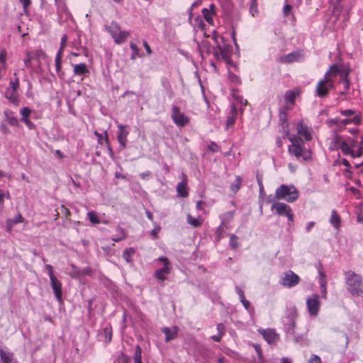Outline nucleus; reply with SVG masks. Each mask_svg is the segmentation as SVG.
Segmentation results:
<instances>
[{
  "instance_id": "f257e3e1",
  "label": "nucleus",
  "mask_w": 363,
  "mask_h": 363,
  "mask_svg": "<svg viewBox=\"0 0 363 363\" xmlns=\"http://www.w3.org/2000/svg\"><path fill=\"white\" fill-rule=\"evenodd\" d=\"M289 108L284 105L279 109V132L283 133L282 138H288L291 145L288 147V151L296 157H301L303 161L311 160V152L304 147V143L301 138L290 134L289 123L288 122V111Z\"/></svg>"
},
{
  "instance_id": "f03ea898",
  "label": "nucleus",
  "mask_w": 363,
  "mask_h": 363,
  "mask_svg": "<svg viewBox=\"0 0 363 363\" xmlns=\"http://www.w3.org/2000/svg\"><path fill=\"white\" fill-rule=\"evenodd\" d=\"M347 291L355 296H363V281L360 275L354 272L349 271L346 274Z\"/></svg>"
},
{
  "instance_id": "7ed1b4c3",
  "label": "nucleus",
  "mask_w": 363,
  "mask_h": 363,
  "mask_svg": "<svg viewBox=\"0 0 363 363\" xmlns=\"http://www.w3.org/2000/svg\"><path fill=\"white\" fill-rule=\"evenodd\" d=\"M275 198L277 200L284 199L287 202L292 203L298 198V191L294 185L281 184L276 189Z\"/></svg>"
},
{
  "instance_id": "20e7f679",
  "label": "nucleus",
  "mask_w": 363,
  "mask_h": 363,
  "mask_svg": "<svg viewBox=\"0 0 363 363\" xmlns=\"http://www.w3.org/2000/svg\"><path fill=\"white\" fill-rule=\"evenodd\" d=\"M298 318V311L295 306L287 309L285 320H284V330L287 334L295 335L296 321Z\"/></svg>"
},
{
  "instance_id": "39448f33",
  "label": "nucleus",
  "mask_w": 363,
  "mask_h": 363,
  "mask_svg": "<svg viewBox=\"0 0 363 363\" xmlns=\"http://www.w3.org/2000/svg\"><path fill=\"white\" fill-rule=\"evenodd\" d=\"M158 260L163 263V267L155 272L154 277L161 281H164L167 279L166 274H169L171 271V264L166 257H160Z\"/></svg>"
},
{
  "instance_id": "423d86ee",
  "label": "nucleus",
  "mask_w": 363,
  "mask_h": 363,
  "mask_svg": "<svg viewBox=\"0 0 363 363\" xmlns=\"http://www.w3.org/2000/svg\"><path fill=\"white\" fill-rule=\"evenodd\" d=\"M301 281V278L291 270H288L284 273L279 283L285 287L291 288L296 286Z\"/></svg>"
},
{
  "instance_id": "0eeeda50",
  "label": "nucleus",
  "mask_w": 363,
  "mask_h": 363,
  "mask_svg": "<svg viewBox=\"0 0 363 363\" xmlns=\"http://www.w3.org/2000/svg\"><path fill=\"white\" fill-rule=\"evenodd\" d=\"M171 116L174 123L178 126L184 127L189 123V117L182 113L177 106H172Z\"/></svg>"
},
{
  "instance_id": "6e6552de",
  "label": "nucleus",
  "mask_w": 363,
  "mask_h": 363,
  "mask_svg": "<svg viewBox=\"0 0 363 363\" xmlns=\"http://www.w3.org/2000/svg\"><path fill=\"white\" fill-rule=\"evenodd\" d=\"M303 58V50L302 49H298L289 54L280 56L278 61L280 63L290 64L295 62H298Z\"/></svg>"
},
{
  "instance_id": "1a4fd4ad",
  "label": "nucleus",
  "mask_w": 363,
  "mask_h": 363,
  "mask_svg": "<svg viewBox=\"0 0 363 363\" xmlns=\"http://www.w3.org/2000/svg\"><path fill=\"white\" fill-rule=\"evenodd\" d=\"M306 306L308 313L311 316H316L320 308L319 296L317 294H313L311 297L308 298L306 300Z\"/></svg>"
},
{
  "instance_id": "9d476101",
  "label": "nucleus",
  "mask_w": 363,
  "mask_h": 363,
  "mask_svg": "<svg viewBox=\"0 0 363 363\" xmlns=\"http://www.w3.org/2000/svg\"><path fill=\"white\" fill-rule=\"evenodd\" d=\"M50 286L57 301L60 303H63L62 284V282L56 277L50 278Z\"/></svg>"
},
{
  "instance_id": "9b49d317",
  "label": "nucleus",
  "mask_w": 363,
  "mask_h": 363,
  "mask_svg": "<svg viewBox=\"0 0 363 363\" xmlns=\"http://www.w3.org/2000/svg\"><path fill=\"white\" fill-rule=\"evenodd\" d=\"M126 125L119 124L118 125V130L117 132L116 139L120 145V148L123 150L126 147L128 136L129 131L125 130Z\"/></svg>"
},
{
  "instance_id": "f8f14e48",
  "label": "nucleus",
  "mask_w": 363,
  "mask_h": 363,
  "mask_svg": "<svg viewBox=\"0 0 363 363\" xmlns=\"http://www.w3.org/2000/svg\"><path fill=\"white\" fill-rule=\"evenodd\" d=\"M363 147L361 146L357 147V151H354L351 147L343 143L342 152L344 155H350L352 157H359L362 155Z\"/></svg>"
},
{
  "instance_id": "ddd939ff",
  "label": "nucleus",
  "mask_w": 363,
  "mask_h": 363,
  "mask_svg": "<svg viewBox=\"0 0 363 363\" xmlns=\"http://www.w3.org/2000/svg\"><path fill=\"white\" fill-rule=\"evenodd\" d=\"M161 330L165 335L164 340L167 342L177 337L179 327L176 325L172 328L164 327L161 329Z\"/></svg>"
},
{
  "instance_id": "4468645a",
  "label": "nucleus",
  "mask_w": 363,
  "mask_h": 363,
  "mask_svg": "<svg viewBox=\"0 0 363 363\" xmlns=\"http://www.w3.org/2000/svg\"><path fill=\"white\" fill-rule=\"evenodd\" d=\"M73 72L74 75L82 77V79L85 77H88L90 71L85 63H79L73 65Z\"/></svg>"
},
{
  "instance_id": "2eb2a0df",
  "label": "nucleus",
  "mask_w": 363,
  "mask_h": 363,
  "mask_svg": "<svg viewBox=\"0 0 363 363\" xmlns=\"http://www.w3.org/2000/svg\"><path fill=\"white\" fill-rule=\"evenodd\" d=\"M271 208L272 210L275 209L278 215L284 216L292 210L289 205L281 202H274Z\"/></svg>"
},
{
  "instance_id": "dca6fc26",
  "label": "nucleus",
  "mask_w": 363,
  "mask_h": 363,
  "mask_svg": "<svg viewBox=\"0 0 363 363\" xmlns=\"http://www.w3.org/2000/svg\"><path fill=\"white\" fill-rule=\"evenodd\" d=\"M31 112V110L28 107H23L21 110V114L22 116L21 121L23 122L30 130H35V125L28 119V116Z\"/></svg>"
},
{
  "instance_id": "f3484780",
  "label": "nucleus",
  "mask_w": 363,
  "mask_h": 363,
  "mask_svg": "<svg viewBox=\"0 0 363 363\" xmlns=\"http://www.w3.org/2000/svg\"><path fill=\"white\" fill-rule=\"evenodd\" d=\"M296 130L298 135L303 136L306 140L308 141L312 139L311 134L308 130V126L302 121H299L297 123Z\"/></svg>"
},
{
  "instance_id": "a211bd4d",
  "label": "nucleus",
  "mask_w": 363,
  "mask_h": 363,
  "mask_svg": "<svg viewBox=\"0 0 363 363\" xmlns=\"http://www.w3.org/2000/svg\"><path fill=\"white\" fill-rule=\"evenodd\" d=\"M238 116V109L234 104L231 105L230 111L227 116L225 121V128L228 129L229 127L233 126L235 124L236 118Z\"/></svg>"
},
{
  "instance_id": "6ab92c4d",
  "label": "nucleus",
  "mask_w": 363,
  "mask_h": 363,
  "mask_svg": "<svg viewBox=\"0 0 363 363\" xmlns=\"http://www.w3.org/2000/svg\"><path fill=\"white\" fill-rule=\"evenodd\" d=\"M29 55L32 57V60L36 63V66L38 67H40V60L47 58V55L42 49L36 50L34 52L29 51Z\"/></svg>"
},
{
  "instance_id": "aec40b11",
  "label": "nucleus",
  "mask_w": 363,
  "mask_h": 363,
  "mask_svg": "<svg viewBox=\"0 0 363 363\" xmlns=\"http://www.w3.org/2000/svg\"><path fill=\"white\" fill-rule=\"evenodd\" d=\"M260 333L268 343L274 342L278 336L274 329L262 330Z\"/></svg>"
},
{
  "instance_id": "412c9836",
  "label": "nucleus",
  "mask_w": 363,
  "mask_h": 363,
  "mask_svg": "<svg viewBox=\"0 0 363 363\" xmlns=\"http://www.w3.org/2000/svg\"><path fill=\"white\" fill-rule=\"evenodd\" d=\"M350 72H345L343 74L342 77H340L338 83L342 84L344 85V89L340 92L341 95H346L347 91L350 89V82L349 80L348 76Z\"/></svg>"
},
{
  "instance_id": "4be33fe9",
  "label": "nucleus",
  "mask_w": 363,
  "mask_h": 363,
  "mask_svg": "<svg viewBox=\"0 0 363 363\" xmlns=\"http://www.w3.org/2000/svg\"><path fill=\"white\" fill-rule=\"evenodd\" d=\"M5 119L12 126L18 127L19 125L17 118L14 116V113L9 109L4 111V112Z\"/></svg>"
},
{
  "instance_id": "5701e85b",
  "label": "nucleus",
  "mask_w": 363,
  "mask_h": 363,
  "mask_svg": "<svg viewBox=\"0 0 363 363\" xmlns=\"http://www.w3.org/2000/svg\"><path fill=\"white\" fill-rule=\"evenodd\" d=\"M327 87L325 82L319 81L315 89L317 96L320 98L327 96L329 93Z\"/></svg>"
},
{
  "instance_id": "b1692460",
  "label": "nucleus",
  "mask_w": 363,
  "mask_h": 363,
  "mask_svg": "<svg viewBox=\"0 0 363 363\" xmlns=\"http://www.w3.org/2000/svg\"><path fill=\"white\" fill-rule=\"evenodd\" d=\"M330 223L336 230H339L341 225V218L335 210H333L330 218Z\"/></svg>"
},
{
  "instance_id": "393cba45",
  "label": "nucleus",
  "mask_w": 363,
  "mask_h": 363,
  "mask_svg": "<svg viewBox=\"0 0 363 363\" xmlns=\"http://www.w3.org/2000/svg\"><path fill=\"white\" fill-rule=\"evenodd\" d=\"M177 192L178 196L183 198H186L189 196L187 183L186 181H182L177 185Z\"/></svg>"
},
{
  "instance_id": "a878e982",
  "label": "nucleus",
  "mask_w": 363,
  "mask_h": 363,
  "mask_svg": "<svg viewBox=\"0 0 363 363\" xmlns=\"http://www.w3.org/2000/svg\"><path fill=\"white\" fill-rule=\"evenodd\" d=\"M299 94V91L296 90H288L286 91L284 95V100L286 104L289 103L293 105L295 103L296 96Z\"/></svg>"
},
{
  "instance_id": "bb28decb",
  "label": "nucleus",
  "mask_w": 363,
  "mask_h": 363,
  "mask_svg": "<svg viewBox=\"0 0 363 363\" xmlns=\"http://www.w3.org/2000/svg\"><path fill=\"white\" fill-rule=\"evenodd\" d=\"M329 70H330L331 74H333V77H335V76L338 74V75H340V77H343V74L345 72H351L350 68L342 69V68H340L339 67V65H337V64L332 65L330 67Z\"/></svg>"
},
{
  "instance_id": "cd10ccee",
  "label": "nucleus",
  "mask_w": 363,
  "mask_h": 363,
  "mask_svg": "<svg viewBox=\"0 0 363 363\" xmlns=\"http://www.w3.org/2000/svg\"><path fill=\"white\" fill-rule=\"evenodd\" d=\"M129 35V31L120 30L119 32L116 33L115 37H113V39L116 44L120 45L124 43Z\"/></svg>"
},
{
  "instance_id": "c85d7f7f",
  "label": "nucleus",
  "mask_w": 363,
  "mask_h": 363,
  "mask_svg": "<svg viewBox=\"0 0 363 363\" xmlns=\"http://www.w3.org/2000/svg\"><path fill=\"white\" fill-rule=\"evenodd\" d=\"M105 29L109 33L111 37H115L117 33L121 30L119 24L116 21H111L110 25H105Z\"/></svg>"
},
{
  "instance_id": "c756f323",
  "label": "nucleus",
  "mask_w": 363,
  "mask_h": 363,
  "mask_svg": "<svg viewBox=\"0 0 363 363\" xmlns=\"http://www.w3.org/2000/svg\"><path fill=\"white\" fill-rule=\"evenodd\" d=\"M362 122V118L359 115H355L351 118L340 119V125L345 126L349 123H353L355 125H359Z\"/></svg>"
},
{
  "instance_id": "7c9ffc66",
  "label": "nucleus",
  "mask_w": 363,
  "mask_h": 363,
  "mask_svg": "<svg viewBox=\"0 0 363 363\" xmlns=\"http://www.w3.org/2000/svg\"><path fill=\"white\" fill-rule=\"evenodd\" d=\"M235 291L237 293V294L239 296V298H240V302L242 303L244 308L247 310L249 309L250 306V302L245 298V294H244V291L243 290L239 287V286H236L235 287Z\"/></svg>"
},
{
  "instance_id": "2f4dec72",
  "label": "nucleus",
  "mask_w": 363,
  "mask_h": 363,
  "mask_svg": "<svg viewBox=\"0 0 363 363\" xmlns=\"http://www.w3.org/2000/svg\"><path fill=\"white\" fill-rule=\"evenodd\" d=\"M13 90H11L10 89H7L5 91V97L10 101L11 103L17 105L19 103V98L18 95L15 94Z\"/></svg>"
},
{
  "instance_id": "473e14b6",
  "label": "nucleus",
  "mask_w": 363,
  "mask_h": 363,
  "mask_svg": "<svg viewBox=\"0 0 363 363\" xmlns=\"http://www.w3.org/2000/svg\"><path fill=\"white\" fill-rule=\"evenodd\" d=\"M112 334H113V330L112 326L111 324H108L104 329L101 333V335H103L105 337V342L109 343L112 340Z\"/></svg>"
},
{
  "instance_id": "72a5a7b5",
  "label": "nucleus",
  "mask_w": 363,
  "mask_h": 363,
  "mask_svg": "<svg viewBox=\"0 0 363 363\" xmlns=\"http://www.w3.org/2000/svg\"><path fill=\"white\" fill-rule=\"evenodd\" d=\"M187 223L190 224L194 228H198L200 227L203 223V220L201 218L200 216L198 218H194L191 216V215L188 214L186 216Z\"/></svg>"
},
{
  "instance_id": "f704fd0d",
  "label": "nucleus",
  "mask_w": 363,
  "mask_h": 363,
  "mask_svg": "<svg viewBox=\"0 0 363 363\" xmlns=\"http://www.w3.org/2000/svg\"><path fill=\"white\" fill-rule=\"evenodd\" d=\"M342 0H330V6H332V12L333 15L336 16L337 18H338L340 11H341V7H340V2Z\"/></svg>"
},
{
  "instance_id": "c9c22d12",
  "label": "nucleus",
  "mask_w": 363,
  "mask_h": 363,
  "mask_svg": "<svg viewBox=\"0 0 363 363\" xmlns=\"http://www.w3.org/2000/svg\"><path fill=\"white\" fill-rule=\"evenodd\" d=\"M225 230V221H221L220 225L216 228L215 231V241L219 242L223 238L222 234Z\"/></svg>"
},
{
  "instance_id": "e433bc0d",
  "label": "nucleus",
  "mask_w": 363,
  "mask_h": 363,
  "mask_svg": "<svg viewBox=\"0 0 363 363\" xmlns=\"http://www.w3.org/2000/svg\"><path fill=\"white\" fill-rule=\"evenodd\" d=\"M135 252V250L133 247L126 248L123 252L122 257L128 263H131L133 262L131 257Z\"/></svg>"
},
{
  "instance_id": "4c0bfd02",
  "label": "nucleus",
  "mask_w": 363,
  "mask_h": 363,
  "mask_svg": "<svg viewBox=\"0 0 363 363\" xmlns=\"http://www.w3.org/2000/svg\"><path fill=\"white\" fill-rule=\"evenodd\" d=\"M0 358L3 363H11L13 359V354L6 352L3 349H0Z\"/></svg>"
},
{
  "instance_id": "58836bf2",
  "label": "nucleus",
  "mask_w": 363,
  "mask_h": 363,
  "mask_svg": "<svg viewBox=\"0 0 363 363\" xmlns=\"http://www.w3.org/2000/svg\"><path fill=\"white\" fill-rule=\"evenodd\" d=\"M242 182V177L240 176H236L235 182L230 185V190L234 193H237L241 187Z\"/></svg>"
},
{
  "instance_id": "ea45409f",
  "label": "nucleus",
  "mask_w": 363,
  "mask_h": 363,
  "mask_svg": "<svg viewBox=\"0 0 363 363\" xmlns=\"http://www.w3.org/2000/svg\"><path fill=\"white\" fill-rule=\"evenodd\" d=\"M343 143H346L349 146L347 141L343 139L341 135L336 134L334 136L333 143L336 148L339 147L342 150Z\"/></svg>"
},
{
  "instance_id": "a19ab883",
  "label": "nucleus",
  "mask_w": 363,
  "mask_h": 363,
  "mask_svg": "<svg viewBox=\"0 0 363 363\" xmlns=\"http://www.w3.org/2000/svg\"><path fill=\"white\" fill-rule=\"evenodd\" d=\"M104 142H105V144L106 145V147H107V150H108V155H109L111 159H114L115 155H114L113 150L111 147L110 142H109V138H108V135L107 130L104 131Z\"/></svg>"
},
{
  "instance_id": "79ce46f5",
  "label": "nucleus",
  "mask_w": 363,
  "mask_h": 363,
  "mask_svg": "<svg viewBox=\"0 0 363 363\" xmlns=\"http://www.w3.org/2000/svg\"><path fill=\"white\" fill-rule=\"evenodd\" d=\"M87 217L89 220L94 225L99 224L101 223V220L99 219L96 211H89L87 213Z\"/></svg>"
},
{
  "instance_id": "37998d69",
  "label": "nucleus",
  "mask_w": 363,
  "mask_h": 363,
  "mask_svg": "<svg viewBox=\"0 0 363 363\" xmlns=\"http://www.w3.org/2000/svg\"><path fill=\"white\" fill-rule=\"evenodd\" d=\"M217 49L219 50L223 60L230 56V50H231L230 45H225V48H223L218 45Z\"/></svg>"
},
{
  "instance_id": "c03bdc74",
  "label": "nucleus",
  "mask_w": 363,
  "mask_h": 363,
  "mask_svg": "<svg viewBox=\"0 0 363 363\" xmlns=\"http://www.w3.org/2000/svg\"><path fill=\"white\" fill-rule=\"evenodd\" d=\"M203 16L206 21L210 25H213V15L211 13V11L207 8H203L201 11Z\"/></svg>"
},
{
  "instance_id": "a18cd8bd",
  "label": "nucleus",
  "mask_w": 363,
  "mask_h": 363,
  "mask_svg": "<svg viewBox=\"0 0 363 363\" xmlns=\"http://www.w3.org/2000/svg\"><path fill=\"white\" fill-rule=\"evenodd\" d=\"M70 267L72 269L71 272L69 273V276L72 278L77 279L82 277L81 269L78 268L75 264H70Z\"/></svg>"
},
{
  "instance_id": "49530a36",
  "label": "nucleus",
  "mask_w": 363,
  "mask_h": 363,
  "mask_svg": "<svg viewBox=\"0 0 363 363\" xmlns=\"http://www.w3.org/2000/svg\"><path fill=\"white\" fill-rule=\"evenodd\" d=\"M130 48L133 51L130 55V60H135L138 57H141V55L139 54V48L135 43L130 42Z\"/></svg>"
},
{
  "instance_id": "de8ad7c7",
  "label": "nucleus",
  "mask_w": 363,
  "mask_h": 363,
  "mask_svg": "<svg viewBox=\"0 0 363 363\" xmlns=\"http://www.w3.org/2000/svg\"><path fill=\"white\" fill-rule=\"evenodd\" d=\"M116 230L117 232L119 234V236L118 238H112V240L114 241V242H120L123 240H125L126 238V233L125 231V230L121 228V226H117L116 228Z\"/></svg>"
},
{
  "instance_id": "09e8293b",
  "label": "nucleus",
  "mask_w": 363,
  "mask_h": 363,
  "mask_svg": "<svg viewBox=\"0 0 363 363\" xmlns=\"http://www.w3.org/2000/svg\"><path fill=\"white\" fill-rule=\"evenodd\" d=\"M55 69L59 78L63 79L65 78V72L62 70V60H55Z\"/></svg>"
},
{
  "instance_id": "8fccbe9b",
  "label": "nucleus",
  "mask_w": 363,
  "mask_h": 363,
  "mask_svg": "<svg viewBox=\"0 0 363 363\" xmlns=\"http://www.w3.org/2000/svg\"><path fill=\"white\" fill-rule=\"evenodd\" d=\"M228 79L232 83H234L235 84H242V80L240 78V77L238 76L237 74H234L233 72H232L230 70H228Z\"/></svg>"
},
{
  "instance_id": "3c124183",
  "label": "nucleus",
  "mask_w": 363,
  "mask_h": 363,
  "mask_svg": "<svg viewBox=\"0 0 363 363\" xmlns=\"http://www.w3.org/2000/svg\"><path fill=\"white\" fill-rule=\"evenodd\" d=\"M238 237L235 234H231L230 236L229 245L230 247L235 250L239 245V242H238Z\"/></svg>"
},
{
  "instance_id": "603ef678",
  "label": "nucleus",
  "mask_w": 363,
  "mask_h": 363,
  "mask_svg": "<svg viewBox=\"0 0 363 363\" xmlns=\"http://www.w3.org/2000/svg\"><path fill=\"white\" fill-rule=\"evenodd\" d=\"M319 284H320V291L322 294V297L324 298H326V296H327V288H326L327 280H326V279H322V280H319Z\"/></svg>"
},
{
  "instance_id": "864d4df0",
  "label": "nucleus",
  "mask_w": 363,
  "mask_h": 363,
  "mask_svg": "<svg viewBox=\"0 0 363 363\" xmlns=\"http://www.w3.org/2000/svg\"><path fill=\"white\" fill-rule=\"evenodd\" d=\"M26 58L23 60L25 66L27 68H30V69H35V66L32 63L33 60H32V57L29 55V51L26 52Z\"/></svg>"
},
{
  "instance_id": "5fc2aeb1",
  "label": "nucleus",
  "mask_w": 363,
  "mask_h": 363,
  "mask_svg": "<svg viewBox=\"0 0 363 363\" xmlns=\"http://www.w3.org/2000/svg\"><path fill=\"white\" fill-rule=\"evenodd\" d=\"M233 216H234V211H228V212L224 213L222 216H220V218H221L222 221H225V225L227 222H229L233 219Z\"/></svg>"
},
{
  "instance_id": "6e6d98bb",
  "label": "nucleus",
  "mask_w": 363,
  "mask_h": 363,
  "mask_svg": "<svg viewBox=\"0 0 363 363\" xmlns=\"http://www.w3.org/2000/svg\"><path fill=\"white\" fill-rule=\"evenodd\" d=\"M250 12L253 16H255L256 14L258 13L257 0H250Z\"/></svg>"
},
{
  "instance_id": "4d7b16f0",
  "label": "nucleus",
  "mask_w": 363,
  "mask_h": 363,
  "mask_svg": "<svg viewBox=\"0 0 363 363\" xmlns=\"http://www.w3.org/2000/svg\"><path fill=\"white\" fill-rule=\"evenodd\" d=\"M153 224L154 228L150 231V235L153 237L154 239H157L158 234L161 230V227L158 223L155 222H153Z\"/></svg>"
},
{
  "instance_id": "13d9d810",
  "label": "nucleus",
  "mask_w": 363,
  "mask_h": 363,
  "mask_svg": "<svg viewBox=\"0 0 363 363\" xmlns=\"http://www.w3.org/2000/svg\"><path fill=\"white\" fill-rule=\"evenodd\" d=\"M316 268L319 274V280H322V279H326V275L324 272L323 264L320 261L317 263Z\"/></svg>"
},
{
  "instance_id": "bf43d9fd",
  "label": "nucleus",
  "mask_w": 363,
  "mask_h": 363,
  "mask_svg": "<svg viewBox=\"0 0 363 363\" xmlns=\"http://www.w3.org/2000/svg\"><path fill=\"white\" fill-rule=\"evenodd\" d=\"M134 361H142V350L140 345H136L135 348V354L133 356Z\"/></svg>"
},
{
  "instance_id": "052dcab7",
  "label": "nucleus",
  "mask_w": 363,
  "mask_h": 363,
  "mask_svg": "<svg viewBox=\"0 0 363 363\" xmlns=\"http://www.w3.org/2000/svg\"><path fill=\"white\" fill-rule=\"evenodd\" d=\"M340 119L338 118H330V119H328L326 121V123L327 125L329 126V127H333L334 125H336V126H340Z\"/></svg>"
},
{
  "instance_id": "680f3d73",
  "label": "nucleus",
  "mask_w": 363,
  "mask_h": 363,
  "mask_svg": "<svg viewBox=\"0 0 363 363\" xmlns=\"http://www.w3.org/2000/svg\"><path fill=\"white\" fill-rule=\"evenodd\" d=\"M207 149L211 152H217L219 151V146L215 142H211L208 144Z\"/></svg>"
},
{
  "instance_id": "e2e57ef3",
  "label": "nucleus",
  "mask_w": 363,
  "mask_h": 363,
  "mask_svg": "<svg viewBox=\"0 0 363 363\" xmlns=\"http://www.w3.org/2000/svg\"><path fill=\"white\" fill-rule=\"evenodd\" d=\"M347 141L349 145L351 147L352 149L357 147L358 145V140L356 138L348 137L347 139H345Z\"/></svg>"
},
{
  "instance_id": "0e129e2a",
  "label": "nucleus",
  "mask_w": 363,
  "mask_h": 363,
  "mask_svg": "<svg viewBox=\"0 0 363 363\" xmlns=\"http://www.w3.org/2000/svg\"><path fill=\"white\" fill-rule=\"evenodd\" d=\"M291 9H292V6L289 4H286L283 7V16L284 17L288 16L289 15V13L291 11Z\"/></svg>"
},
{
  "instance_id": "69168bd1",
  "label": "nucleus",
  "mask_w": 363,
  "mask_h": 363,
  "mask_svg": "<svg viewBox=\"0 0 363 363\" xmlns=\"http://www.w3.org/2000/svg\"><path fill=\"white\" fill-rule=\"evenodd\" d=\"M11 220L16 225L17 223L23 222L24 218L21 214L18 213L16 216H14L13 218L11 219Z\"/></svg>"
},
{
  "instance_id": "338daca9",
  "label": "nucleus",
  "mask_w": 363,
  "mask_h": 363,
  "mask_svg": "<svg viewBox=\"0 0 363 363\" xmlns=\"http://www.w3.org/2000/svg\"><path fill=\"white\" fill-rule=\"evenodd\" d=\"M10 86H11V90H13L16 91L19 88V80L18 78L16 77L15 81H11L10 82Z\"/></svg>"
},
{
  "instance_id": "774afa93",
  "label": "nucleus",
  "mask_w": 363,
  "mask_h": 363,
  "mask_svg": "<svg viewBox=\"0 0 363 363\" xmlns=\"http://www.w3.org/2000/svg\"><path fill=\"white\" fill-rule=\"evenodd\" d=\"M309 363H322L321 359L319 356L316 354H312L310 359Z\"/></svg>"
}]
</instances>
